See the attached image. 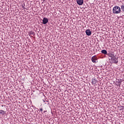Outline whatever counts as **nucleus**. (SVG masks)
Instances as JSON below:
<instances>
[{"mask_svg":"<svg viewBox=\"0 0 124 124\" xmlns=\"http://www.w3.org/2000/svg\"><path fill=\"white\" fill-rule=\"evenodd\" d=\"M121 11H122L121 8L118 6H115L113 8L112 12L113 14H120V13H121Z\"/></svg>","mask_w":124,"mask_h":124,"instance_id":"nucleus-1","label":"nucleus"},{"mask_svg":"<svg viewBox=\"0 0 124 124\" xmlns=\"http://www.w3.org/2000/svg\"><path fill=\"white\" fill-rule=\"evenodd\" d=\"M111 61H112V63H118L119 62L118 61V58H117L116 56L112 58H111Z\"/></svg>","mask_w":124,"mask_h":124,"instance_id":"nucleus-2","label":"nucleus"},{"mask_svg":"<svg viewBox=\"0 0 124 124\" xmlns=\"http://www.w3.org/2000/svg\"><path fill=\"white\" fill-rule=\"evenodd\" d=\"M91 61L92 62L94 63L97 62L98 61H97V57H96V56H93L91 59Z\"/></svg>","mask_w":124,"mask_h":124,"instance_id":"nucleus-3","label":"nucleus"},{"mask_svg":"<svg viewBox=\"0 0 124 124\" xmlns=\"http://www.w3.org/2000/svg\"><path fill=\"white\" fill-rule=\"evenodd\" d=\"M77 3L78 4V5H83L84 4V0H77Z\"/></svg>","mask_w":124,"mask_h":124,"instance_id":"nucleus-4","label":"nucleus"},{"mask_svg":"<svg viewBox=\"0 0 124 124\" xmlns=\"http://www.w3.org/2000/svg\"><path fill=\"white\" fill-rule=\"evenodd\" d=\"M48 22H49V19L46 17H44L43 19V24L44 25H46V24H47V23H48Z\"/></svg>","mask_w":124,"mask_h":124,"instance_id":"nucleus-5","label":"nucleus"},{"mask_svg":"<svg viewBox=\"0 0 124 124\" xmlns=\"http://www.w3.org/2000/svg\"><path fill=\"white\" fill-rule=\"evenodd\" d=\"M85 32L86 33V35H88V36L92 35V31H91L90 29L86 30Z\"/></svg>","mask_w":124,"mask_h":124,"instance_id":"nucleus-6","label":"nucleus"},{"mask_svg":"<svg viewBox=\"0 0 124 124\" xmlns=\"http://www.w3.org/2000/svg\"><path fill=\"white\" fill-rule=\"evenodd\" d=\"M97 84V80H95V79H92V85H93V86H96Z\"/></svg>","mask_w":124,"mask_h":124,"instance_id":"nucleus-7","label":"nucleus"},{"mask_svg":"<svg viewBox=\"0 0 124 124\" xmlns=\"http://www.w3.org/2000/svg\"><path fill=\"white\" fill-rule=\"evenodd\" d=\"M108 57L111 58V59H112L113 58H115V57L116 56H115V54H114L113 52H111L108 54Z\"/></svg>","mask_w":124,"mask_h":124,"instance_id":"nucleus-8","label":"nucleus"},{"mask_svg":"<svg viewBox=\"0 0 124 124\" xmlns=\"http://www.w3.org/2000/svg\"><path fill=\"white\" fill-rule=\"evenodd\" d=\"M101 53H102V54H104V55H107V50H105V49L102 50L101 51Z\"/></svg>","mask_w":124,"mask_h":124,"instance_id":"nucleus-9","label":"nucleus"},{"mask_svg":"<svg viewBox=\"0 0 124 124\" xmlns=\"http://www.w3.org/2000/svg\"><path fill=\"white\" fill-rule=\"evenodd\" d=\"M0 114H2V115H5L6 112L3 110H0Z\"/></svg>","mask_w":124,"mask_h":124,"instance_id":"nucleus-10","label":"nucleus"},{"mask_svg":"<svg viewBox=\"0 0 124 124\" xmlns=\"http://www.w3.org/2000/svg\"><path fill=\"white\" fill-rule=\"evenodd\" d=\"M29 34L30 35H34V32H33V31H31L30 32Z\"/></svg>","mask_w":124,"mask_h":124,"instance_id":"nucleus-11","label":"nucleus"},{"mask_svg":"<svg viewBox=\"0 0 124 124\" xmlns=\"http://www.w3.org/2000/svg\"><path fill=\"white\" fill-rule=\"evenodd\" d=\"M121 9H122V11H123V12H124V5H123L121 6Z\"/></svg>","mask_w":124,"mask_h":124,"instance_id":"nucleus-12","label":"nucleus"},{"mask_svg":"<svg viewBox=\"0 0 124 124\" xmlns=\"http://www.w3.org/2000/svg\"><path fill=\"white\" fill-rule=\"evenodd\" d=\"M40 110L41 112H43V109H42V108H40Z\"/></svg>","mask_w":124,"mask_h":124,"instance_id":"nucleus-13","label":"nucleus"},{"mask_svg":"<svg viewBox=\"0 0 124 124\" xmlns=\"http://www.w3.org/2000/svg\"><path fill=\"white\" fill-rule=\"evenodd\" d=\"M122 109H124V106H122Z\"/></svg>","mask_w":124,"mask_h":124,"instance_id":"nucleus-14","label":"nucleus"},{"mask_svg":"<svg viewBox=\"0 0 124 124\" xmlns=\"http://www.w3.org/2000/svg\"><path fill=\"white\" fill-rule=\"evenodd\" d=\"M119 83H120V84L122 83V81H119Z\"/></svg>","mask_w":124,"mask_h":124,"instance_id":"nucleus-15","label":"nucleus"},{"mask_svg":"<svg viewBox=\"0 0 124 124\" xmlns=\"http://www.w3.org/2000/svg\"><path fill=\"white\" fill-rule=\"evenodd\" d=\"M44 113H46V111H44Z\"/></svg>","mask_w":124,"mask_h":124,"instance_id":"nucleus-16","label":"nucleus"},{"mask_svg":"<svg viewBox=\"0 0 124 124\" xmlns=\"http://www.w3.org/2000/svg\"><path fill=\"white\" fill-rule=\"evenodd\" d=\"M44 102H45V101L44 100Z\"/></svg>","mask_w":124,"mask_h":124,"instance_id":"nucleus-17","label":"nucleus"}]
</instances>
